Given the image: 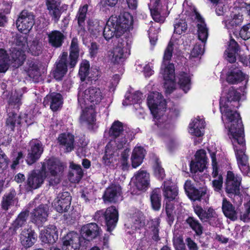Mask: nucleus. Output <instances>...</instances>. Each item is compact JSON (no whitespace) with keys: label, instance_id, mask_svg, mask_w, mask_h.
I'll return each instance as SVG.
<instances>
[{"label":"nucleus","instance_id":"f257e3e1","mask_svg":"<svg viewBox=\"0 0 250 250\" xmlns=\"http://www.w3.org/2000/svg\"><path fill=\"white\" fill-rule=\"evenodd\" d=\"M240 93L231 87L226 95L220 101V109L222 119L226 118L228 123L230 138L233 146L239 168L244 175L250 171L248 157L245 154L246 145L244 128L240 115L235 110L239 106Z\"/></svg>","mask_w":250,"mask_h":250},{"label":"nucleus","instance_id":"f03ea898","mask_svg":"<svg viewBox=\"0 0 250 250\" xmlns=\"http://www.w3.org/2000/svg\"><path fill=\"white\" fill-rule=\"evenodd\" d=\"M113 139L106 145L103 162L110 166L119 159L120 150L128 146L134 138V134L127 125L118 120L112 124L109 131Z\"/></svg>","mask_w":250,"mask_h":250},{"label":"nucleus","instance_id":"7ed1b4c3","mask_svg":"<svg viewBox=\"0 0 250 250\" xmlns=\"http://www.w3.org/2000/svg\"><path fill=\"white\" fill-rule=\"evenodd\" d=\"M133 28V18L127 12L117 17L109 18L103 30V35L106 40L116 36L117 38Z\"/></svg>","mask_w":250,"mask_h":250},{"label":"nucleus","instance_id":"20e7f679","mask_svg":"<svg viewBox=\"0 0 250 250\" xmlns=\"http://www.w3.org/2000/svg\"><path fill=\"white\" fill-rule=\"evenodd\" d=\"M79 56V47L78 39L74 38L71 41L70 47L69 61L67 53L62 52L55 63L54 69L53 71L54 78L58 81L62 80L67 72L68 64L71 68L74 67L77 63Z\"/></svg>","mask_w":250,"mask_h":250},{"label":"nucleus","instance_id":"39448f33","mask_svg":"<svg viewBox=\"0 0 250 250\" xmlns=\"http://www.w3.org/2000/svg\"><path fill=\"white\" fill-rule=\"evenodd\" d=\"M147 104L153 116L155 124L161 129L167 128L168 124L164 122L166 117L163 114L166 108V101L162 95L158 92L150 93L147 97Z\"/></svg>","mask_w":250,"mask_h":250},{"label":"nucleus","instance_id":"423d86ee","mask_svg":"<svg viewBox=\"0 0 250 250\" xmlns=\"http://www.w3.org/2000/svg\"><path fill=\"white\" fill-rule=\"evenodd\" d=\"M173 48L167 45L166 49L163 62L161 67L160 73L163 75L165 81L164 84L167 94H170L175 89V68L173 63H169L172 54Z\"/></svg>","mask_w":250,"mask_h":250},{"label":"nucleus","instance_id":"0eeeda50","mask_svg":"<svg viewBox=\"0 0 250 250\" xmlns=\"http://www.w3.org/2000/svg\"><path fill=\"white\" fill-rule=\"evenodd\" d=\"M104 96L103 88L92 86L83 90V86H80L78 93V102L81 108L88 105L94 107L102 102Z\"/></svg>","mask_w":250,"mask_h":250},{"label":"nucleus","instance_id":"6e6552de","mask_svg":"<svg viewBox=\"0 0 250 250\" xmlns=\"http://www.w3.org/2000/svg\"><path fill=\"white\" fill-rule=\"evenodd\" d=\"M27 38L26 35L17 34L15 37L13 47L10 49V57L14 66L18 67L25 60V51L27 50Z\"/></svg>","mask_w":250,"mask_h":250},{"label":"nucleus","instance_id":"1a4fd4ad","mask_svg":"<svg viewBox=\"0 0 250 250\" xmlns=\"http://www.w3.org/2000/svg\"><path fill=\"white\" fill-rule=\"evenodd\" d=\"M41 168L48 178L49 185L54 186L60 181V175L63 171L64 165L59 160L52 158L44 162Z\"/></svg>","mask_w":250,"mask_h":250},{"label":"nucleus","instance_id":"9d476101","mask_svg":"<svg viewBox=\"0 0 250 250\" xmlns=\"http://www.w3.org/2000/svg\"><path fill=\"white\" fill-rule=\"evenodd\" d=\"M105 219L107 230L111 232L115 228L118 220V212L115 207L108 208L105 211L99 210L96 212L94 216L95 220L100 221L101 218Z\"/></svg>","mask_w":250,"mask_h":250},{"label":"nucleus","instance_id":"9b49d317","mask_svg":"<svg viewBox=\"0 0 250 250\" xmlns=\"http://www.w3.org/2000/svg\"><path fill=\"white\" fill-rule=\"evenodd\" d=\"M193 210L195 213L203 222H208L213 226H217L220 224V219L213 208H209L207 211L200 206L196 205L193 206Z\"/></svg>","mask_w":250,"mask_h":250},{"label":"nucleus","instance_id":"f8f14e48","mask_svg":"<svg viewBox=\"0 0 250 250\" xmlns=\"http://www.w3.org/2000/svg\"><path fill=\"white\" fill-rule=\"evenodd\" d=\"M242 178L240 176L235 174L233 172L229 171L227 173L226 190L228 193L234 194V197L241 200L240 204L242 203V199L239 195L240 186L241 184Z\"/></svg>","mask_w":250,"mask_h":250},{"label":"nucleus","instance_id":"ddd939ff","mask_svg":"<svg viewBox=\"0 0 250 250\" xmlns=\"http://www.w3.org/2000/svg\"><path fill=\"white\" fill-rule=\"evenodd\" d=\"M34 24V16L31 12L22 11L16 21L17 27L19 31L24 34L28 33Z\"/></svg>","mask_w":250,"mask_h":250},{"label":"nucleus","instance_id":"4468645a","mask_svg":"<svg viewBox=\"0 0 250 250\" xmlns=\"http://www.w3.org/2000/svg\"><path fill=\"white\" fill-rule=\"evenodd\" d=\"M29 147L26 161L29 165H31L40 158L43 148L41 142L37 139H33L29 142Z\"/></svg>","mask_w":250,"mask_h":250},{"label":"nucleus","instance_id":"2eb2a0df","mask_svg":"<svg viewBox=\"0 0 250 250\" xmlns=\"http://www.w3.org/2000/svg\"><path fill=\"white\" fill-rule=\"evenodd\" d=\"M71 202V196L70 193L65 191L58 194L54 200L52 206L57 212L62 213L69 209Z\"/></svg>","mask_w":250,"mask_h":250},{"label":"nucleus","instance_id":"dca6fc26","mask_svg":"<svg viewBox=\"0 0 250 250\" xmlns=\"http://www.w3.org/2000/svg\"><path fill=\"white\" fill-rule=\"evenodd\" d=\"M167 0H150L148 4L152 18L156 22L163 23L165 20V16L162 10V5H166Z\"/></svg>","mask_w":250,"mask_h":250},{"label":"nucleus","instance_id":"f3484780","mask_svg":"<svg viewBox=\"0 0 250 250\" xmlns=\"http://www.w3.org/2000/svg\"><path fill=\"white\" fill-rule=\"evenodd\" d=\"M62 241V250H79L82 239L78 233L72 231L63 238Z\"/></svg>","mask_w":250,"mask_h":250},{"label":"nucleus","instance_id":"a211bd4d","mask_svg":"<svg viewBox=\"0 0 250 250\" xmlns=\"http://www.w3.org/2000/svg\"><path fill=\"white\" fill-rule=\"evenodd\" d=\"M131 180L140 190H146L150 185L149 174L146 170H139L135 173Z\"/></svg>","mask_w":250,"mask_h":250},{"label":"nucleus","instance_id":"6ab92c4d","mask_svg":"<svg viewBox=\"0 0 250 250\" xmlns=\"http://www.w3.org/2000/svg\"><path fill=\"white\" fill-rule=\"evenodd\" d=\"M195 156V161H192L190 164L191 172L196 173L197 171H203L208 163L206 151L200 149L196 152Z\"/></svg>","mask_w":250,"mask_h":250},{"label":"nucleus","instance_id":"aec40b11","mask_svg":"<svg viewBox=\"0 0 250 250\" xmlns=\"http://www.w3.org/2000/svg\"><path fill=\"white\" fill-rule=\"evenodd\" d=\"M80 120L81 124L87 125L89 129H93L96 122V111L93 107L89 105L83 108Z\"/></svg>","mask_w":250,"mask_h":250},{"label":"nucleus","instance_id":"412c9836","mask_svg":"<svg viewBox=\"0 0 250 250\" xmlns=\"http://www.w3.org/2000/svg\"><path fill=\"white\" fill-rule=\"evenodd\" d=\"M101 229L95 223H90L83 225L81 229V235L83 240L90 241L100 235Z\"/></svg>","mask_w":250,"mask_h":250},{"label":"nucleus","instance_id":"4be33fe9","mask_svg":"<svg viewBox=\"0 0 250 250\" xmlns=\"http://www.w3.org/2000/svg\"><path fill=\"white\" fill-rule=\"evenodd\" d=\"M122 188L119 185L112 184L104 191L103 199L105 202H116L122 200Z\"/></svg>","mask_w":250,"mask_h":250},{"label":"nucleus","instance_id":"5701e85b","mask_svg":"<svg viewBox=\"0 0 250 250\" xmlns=\"http://www.w3.org/2000/svg\"><path fill=\"white\" fill-rule=\"evenodd\" d=\"M45 177H46L42 169L33 170L28 174L27 185L31 189H37L42 186Z\"/></svg>","mask_w":250,"mask_h":250},{"label":"nucleus","instance_id":"b1692460","mask_svg":"<svg viewBox=\"0 0 250 250\" xmlns=\"http://www.w3.org/2000/svg\"><path fill=\"white\" fill-rule=\"evenodd\" d=\"M61 2L62 0H45L48 14L55 23L58 22L62 15Z\"/></svg>","mask_w":250,"mask_h":250},{"label":"nucleus","instance_id":"393cba45","mask_svg":"<svg viewBox=\"0 0 250 250\" xmlns=\"http://www.w3.org/2000/svg\"><path fill=\"white\" fill-rule=\"evenodd\" d=\"M63 98L62 95L58 93L53 92L46 96L43 104L45 106H49L50 109L55 111L62 106Z\"/></svg>","mask_w":250,"mask_h":250},{"label":"nucleus","instance_id":"a878e982","mask_svg":"<svg viewBox=\"0 0 250 250\" xmlns=\"http://www.w3.org/2000/svg\"><path fill=\"white\" fill-rule=\"evenodd\" d=\"M48 208L46 205H41L31 213V221L38 226L47 220Z\"/></svg>","mask_w":250,"mask_h":250},{"label":"nucleus","instance_id":"bb28decb","mask_svg":"<svg viewBox=\"0 0 250 250\" xmlns=\"http://www.w3.org/2000/svg\"><path fill=\"white\" fill-rule=\"evenodd\" d=\"M37 235L35 231L30 227L23 229L20 235L21 244L26 248L32 247L36 241Z\"/></svg>","mask_w":250,"mask_h":250},{"label":"nucleus","instance_id":"cd10ccee","mask_svg":"<svg viewBox=\"0 0 250 250\" xmlns=\"http://www.w3.org/2000/svg\"><path fill=\"white\" fill-rule=\"evenodd\" d=\"M58 238L57 228L54 225H49L41 231L40 238L44 243L53 244Z\"/></svg>","mask_w":250,"mask_h":250},{"label":"nucleus","instance_id":"c85d7f7f","mask_svg":"<svg viewBox=\"0 0 250 250\" xmlns=\"http://www.w3.org/2000/svg\"><path fill=\"white\" fill-rule=\"evenodd\" d=\"M185 191L188 197L192 200H200L207 194V189L201 188L199 189L194 188L190 181H187L184 185Z\"/></svg>","mask_w":250,"mask_h":250},{"label":"nucleus","instance_id":"c756f323","mask_svg":"<svg viewBox=\"0 0 250 250\" xmlns=\"http://www.w3.org/2000/svg\"><path fill=\"white\" fill-rule=\"evenodd\" d=\"M194 15L197 21V33L198 39L200 42L206 43L208 36V28L206 24L201 15L195 12Z\"/></svg>","mask_w":250,"mask_h":250},{"label":"nucleus","instance_id":"7c9ffc66","mask_svg":"<svg viewBox=\"0 0 250 250\" xmlns=\"http://www.w3.org/2000/svg\"><path fill=\"white\" fill-rule=\"evenodd\" d=\"M205 124L204 119L199 117L194 118L189 125V133L197 137L202 136L204 133Z\"/></svg>","mask_w":250,"mask_h":250},{"label":"nucleus","instance_id":"2f4dec72","mask_svg":"<svg viewBox=\"0 0 250 250\" xmlns=\"http://www.w3.org/2000/svg\"><path fill=\"white\" fill-rule=\"evenodd\" d=\"M146 152L141 146H136L134 148L131 157V165L133 168H136L143 163Z\"/></svg>","mask_w":250,"mask_h":250},{"label":"nucleus","instance_id":"473e14b6","mask_svg":"<svg viewBox=\"0 0 250 250\" xmlns=\"http://www.w3.org/2000/svg\"><path fill=\"white\" fill-rule=\"evenodd\" d=\"M23 124L21 121V116L15 112H9L6 120V126L10 131H14L16 128H18Z\"/></svg>","mask_w":250,"mask_h":250},{"label":"nucleus","instance_id":"72a5a7b5","mask_svg":"<svg viewBox=\"0 0 250 250\" xmlns=\"http://www.w3.org/2000/svg\"><path fill=\"white\" fill-rule=\"evenodd\" d=\"M132 223L131 229L134 230L140 229L146 226V219L144 214L140 210H137L130 218Z\"/></svg>","mask_w":250,"mask_h":250},{"label":"nucleus","instance_id":"f704fd0d","mask_svg":"<svg viewBox=\"0 0 250 250\" xmlns=\"http://www.w3.org/2000/svg\"><path fill=\"white\" fill-rule=\"evenodd\" d=\"M163 194L169 202L174 199L178 195L176 186L170 181H165L163 184Z\"/></svg>","mask_w":250,"mask_h":250},{"label":"nucleus","instance_id":"c9c22d12","mask_svg":"<svg viewBox=\"0 0 250 250\" xmlns=\"http://www.w3.org/2000/svg\"><path fill=\"white\" fill-rule=\"evenodd\" d=\"M58 141L64 147L66 152H69L74 149V137L70 133H62L58 137Z\"/></svg>","mask_w":250,"mask_h":250},{"label":"nucleus","instance_id":"e433bc0d","mask_svg":"<svg viewBox=\"0 0 250 250\" xmlns=\"http://www.w3.org/2000/svg\"><path fill=\"white\" fill-rule=\"evenodd\" d=\"M48 42L52 47L58 48L62 45L64 35L60 31L54 30L47 34Z\"/></svg>","mask_w":250,"mask_h":250},{"label":"nucleus","instance_id":"4c0bfd02","mask_svg":"<svg viewBox=\"0 0 250 250\" xmlns=\"http://www.w3.org/2000/svg\"><path fill=\"white\" fill-rule=\"evenodd\" d=\"M229 70L227 77L228 83L232 84L238 83L246 79V75L236 66Z\"/></svg>","mask_w":250,"mask_h":250},{"label":"nucleus","instance_id":"58836bf2","mask_svg":"<svg viewBox=\"0 0 250 250\" xmlns=\"http://www.w3.org/2000/svg\"><path fill=\"white\" fill-rule=\"evenodd\" d=\"M239 50V45L237 42L231 39L229 42L228 47L225 51L226 59L230 63H233L236 61L235 55Z\"/></svg>","mask_w":250,"mask_h":250},{"label":"nucleus","instance_id":"ea45409f","mask_svg":"<svg viewBox=\"0 0 250 250\" xmlns=\"http://www.w3.org/2000/svg\"><path fill=\"white\" fill-rule=\"evenodd\" d=\"M243 20V16L240 14H234L226 19L223 22L225 27L229 30H233L235 27L240 25Z\"/></svg>","mask_w":250,"mask_h":250},{"label":"nucleus","instance_id":"a19ab883","mask_svg":"<svg viewBox=\"0 0 250 250\" xmlns=\"http://www.w3.org/2000/svg\"><path fill=\"white\" fill-rule=\"evenodd\" d=\"M222 210L224 215L232 220L237 218V212L232 205L226 199H224L222 203Z\"/></svg>","mask_w":250,"mask_h":250},{"label":"nucleus","instance_id":"79ce46f5","mask_svg":"<svg viewBox=\"0 0 250 250\" xmlns=\"http://www.w3.org/2000/svg\"><path fill=\"white\" fill-rule=\"evenodd\" d=\"M70 167L72 169L69 174L70 180L74 183L79 182L83 176V171L81 166L72 163Z\"/></svg>","mask_w":250,"mask_h":250},{"label":"nucleus","instance_id":"37998d69","mask_svg":"<svg viewBox=\"0 0 250 250\" xmlns=\"http://www.w3.org/2000/svg\"><path fill=\"white\" fill-rule=\"evenodd\" d=\"M29 216V211L24 210L21 212L12 224V227L14 231H16L19 228L25 225Z\"/></svg>","mask_w":250,"mask_h":250},{"label":"nucleus","instance_id":"c03bdc74","mask_svg":"<svg viewBox=\"0 0 250 250\" xmlns=\"http://www.w3.org/2000/svg\"><path fill=\"white\" fill-rule=\"evenodd\" d=\"M186 222L190 228L195 232L196 235L201 236L203 234V227L196 218L189 216L186 219Z\"/></svg>","mask_w":250,"mask_h":250},{"label":"nucleus","instance_id":"a18cd8bd","mask_svg":"<svg viewBox=\"0 0 250 250\" xmlns=\"http://www.w3.org/2000/svg\"><path fill=\"white\" fill-rule=\"evenodd\" d=\"M89 63L87 61H83L81 64L79 74L80 76L81 80L84 81L86 79L89 81L95 80V79L93 78L89 73Z\"/></svg>","mask_w":250,"mask_h":250},{"label":"nucleus","instance_id":"49530a36","mask_svg":"<svg viewBox=\"0 0 250 250\" xmlns=\"http://www.w3.org/2000/svg\"><path fill=\"white\" fill-rule=\"evenodd\" d=\"M142 94L139 91H136L131 94L126 93L125 95V100L123 102L124 106L139 103L142 99Z\"/></svg>","mask_w":250,"mask_h":250},{"label":"nucleus","instance_id":"de8ad7c7","mask_svg":"<svg viewBox=\"0 0 250 250\" xmlns=\"http://www.w3.org/2000/svg\"><path fill=\"white\" fill-rule=\"evenodd\" d=\"M129 52L128 50L125 51V49L115 47L113 51L112 61L114 63L123 62L129 55Z\"/></svg>","mask_w":250,"mask_h":250},{"label":"nucleus","instance_id":"09e8293b","mask_svg":"<svg viewBox=\"0 0 250 250\" xmlns=\"http://www.w3.org/2000/svg\"><path fill=\"white\" fill-rule=\"evenodd\" d=\"M160 224V219L158 217L151 220L148 223L149 228L152 235V238L155 241L160 240L159 236Z\"/></svg>","mask_w":250,"mask_h":250},{"label":"nucleus","instance_id":"8fccbe9b","mask_svg":"<svg viewBox=\"0 0 250 250\" xmlns=\"http://www.w3.org/2000/svg\"><path fill=\"white\" fill-rule=\"evenodd\" d=\"M88 5L87 4L81 6L76 17V19L77 20L78 25L81 28V29L83 28L85 25V20L88 10Z\"/></svg>","mask_w":250,"mask_h":250},{"label":"nucleus","instance_id":"3c124183","mask_svg":"<svg viewBox=\"0 0 250 250\" xmlns=\"http://www.w3.org/2000/svg\"><path fill=\"white\" fill-rule=\"evenodd\" d=\"M42 43L39 40L35 39L27 46V51L32 55L38 56L42 52Z\"/></svg>","mask_w":250,"mask_h":250},{"label":"nucleus","instance_id":"603ef678","mask_svg":"<svg viewBox=\"0 0 250 250\" xmlns=\"http://www.w3.org/2000/svg\"><path fill=\"white\" fill-rule=\"evenodd\" d=\"M15 191H11L4 195L1 201V208L3 210L6 211L14 205L15 202Z\"/></svg>","mask_w":250,"mask_h":250},{"label":"nucleus","instance_id":"864d4df0","mask_svg":"<svg viewBox=\"0 0 250 250\" xmlns=\"http://www.w3.org/2000/svg\"><path fill=\"white\" fill-rule=\"evenodd\" d=\"M178 83L180 88L187 93L190 88V79L188 74L186 73L179 74Z\"/></svg>","mask_w":250,"mask_h":250},{"label":"nucleus","instance_id":"5fc2aeb1","mask_svg":"<svg viewBox=\"0 0 250 250\" xmlns=\"http://www.w3.org/2000/svg\"><path fill=\"white\" fill-rule=\"evenodd\" d=\"M10 60L6 51L0 49V72H5L9 67Z\"/></svg>","mask_w":250,"mask_h":250},{"label":"nucleus","instance_id":"6e6d98bb","mask_svg":"<svg viewBox=\"0 0 250 250\" xmlns=\"http://www.w3.org/2000/svg\"><path fill=\"white\" fill-rule=\"evenodd\" d=\"M22 94L21 93L17 92H15L12 95L8 101L9 107L18 110L22 104Z\"/></svg>","mask_w":250,"mask_h":250},{"label":"nucleus","instance_id":"4d7b16f0","mask_svg":"<svg viewBox=\"0 0 250 250\" xmlns=\"http://www.w3.org/2000/svg\"><path fill=\"white\" fill-rule=\"evenodd\" d=\"M174 33L177 35H180L185 32L188 28L187 24L184 20H176L174 24Z\"/></svg>","mask_w":250,"mask_h":250},{"label":"nucleus","instance_id":"13d9d810","mask_svg":"<svg viewBox=\"0 0 250 250\" xmlns=\"http://www.w3.org/2000/svg\"><path fill=\"white\" fill-rule=\"evenodd\" d=\"M88 28L91 33L96 36L103 30V26L100 25V22L97 20H89L88 22Z\"/></svg>","mask_w":250,"mask_h":250},{"label":"nucleus","instance_id":"bf43d9fd","mask_svg":"<svg viewBox=\"0 0 250 250\" xmlns=\"http://www.w3.org/2000/svg\"><path fill=\"white\" fill-rule=\"evenodd\" d=\"M131 43V38L124 36L123 37L118 39V44L116 47L130 51Z\"/></svg>","mask_w":250,"mask_h":250},{"label":"nucleus","instance_id":"052dcab7","mask_svg":"<svg viewBox=\"0 0 250 250\" xmlns=\"http://www.w3.org/2000/svg\"><path fill=\"white\" fill-rule=\"evenodd\" d=\"M166 212L167 216V221L169 225H171L174 220V213L173 210L174 207L173 204L169 202H166Z\"/></svg>","mask_w":250,"mask_h":250},{"label":"nucleus","instance_id":"680f3d73","mask_svg":"<svg viewBox=\"0 0 250 250\" xmlns=\"http://www.w3.org/2000/svg\"><path fill=\"white\" fill-rule=\"evenodd\" d=\"M153 173L154 176L158 179L163 180L165 177L164 169L162 167L158 160L156 161L153 166Z\"/></svg>","mask_w":250,"mask_h":250},{"label":"nucleus","instance_id":"e2e57ef3","mask_svg":"<svg viewBox=\"0 0 250 250\" xmlns=\"http://www.w3.org/2000/svg\"><path fill=\"white\" fill-rule=\"evenodd\" d=\"M129 151V149L126 148L121 153L120 161L122 167V169L124 170H127L129 167L128 162Z\"/></svg>","mask_w":250,"mask_h":250},{"label":"nucleus","instance_id":"0e129e2a","mask_svg":"<svg viewBox=\"0 0 250 250\" xmlns=\"http://www.w3.org/2000/svg\"><path fill=\"white\" fill-rule=\"evenodd\" d=\"M181 38V36L173 34L168 45H170L173 49H178L180 45H182L183 43V39Z\"/></svg>","mask_w":250,"mask_h":250},{"label":"nucleus","instance_id":"69168bd1","mask_svg":"<svg viewBox=\"0 0 250 250\" xmlns=\"http://www.w3.org/2000/svg\"><path fill=\"white\" fill-rule=\"evenodd\" d=\"M205 43L201 42H197L191 51V56L192 57H197L202 55L204 52Z\"/></svg>","mask_w":250,"mask_h":250},{"label":"nucleus","instance_id":"338daca9","mask_svg":"<svg viewBox=\"0 0 250 250\" xmlns=\"http://www.w3.org/2000/svg\"><path fill=\"white\" fill-rule=\"evenodd\" d=\"M152 207L155 210H159L161 207V198L160 195L153 191L150 196Z\"/></svg>","mask_w":250,"mask_h":250},{"label":"nucleus","instance_id":"774afa93","mask_svg":"<svg viewBox=\"0 0 250 250\" xmlns=\"http://www.w3.org/2000/svg\"><path fill=\"white\" fill-rule=\"evenodd\" d=\"M239 35L244 40L250 38V23L243 26L240 31Z\"/></svg>","mask_w":250,"mask_h":250}]
</instances>
